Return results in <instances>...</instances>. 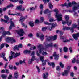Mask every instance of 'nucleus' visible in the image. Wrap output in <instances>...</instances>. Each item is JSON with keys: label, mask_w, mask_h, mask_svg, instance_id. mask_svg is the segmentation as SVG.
<instances>
[{"label": "nucleus", "mask_w": 79, "mask_h": 79, "mask_svg": "<svg viewBox=\"0 0 79 79\" xmlns=\"http://www.w3.org/2000/svg\"><path fill=\"white\" fill-rule=\"evenodd\" d=\"M54 11L55 12L56 14L55 15V17L57 18V19L58 21H62L63 17L62 15L61 14L58 13V10L57 9H55L54 10Z\"/></svg>", "instance_id": "f257e3e1"}, {"label": "nucleus", "mask_w": 79, "mask_h": 79, "mask_svg": "<svg viewBox=\"0 0 79 79\" xmlns=\"http://www.w3.org/2000/svg\"><path fill=\"white\" fill-rule=\"evenodd\" d=\"M42 44H40L37 46L38 49L39 50V53H41L42 52H43L42 53V55H47L48 54V53L46 52H44V51L45 50L43 48H42Z\"/></svg>", "instance_id": "f03ea898"}, {"label": "nucleus", "mask_w": 79, "mask_h": 79, "mask_svg": "<svg viewBox=\"0 0 79 79\" xmlns=\"http://www.w3.org/2000/svg\"><path fill=\"white\" fill-rule=\"evenodd\" d=\"M77 27V25L75 23L73 24L72 26V27L69 28V27H63V30H64V31H68V30H69L70 29L71 31L72 32H74V28H76V27Z\"/></svg>", "instance_id": "7ed1b4c3"}, {"label": "nucleus", "mask_w": 79, "mask_h": 79, "mask_svg": "<svg viewBox=\"0 0 79 79\" xmlns=\"http://www.w3.org/2000/svg\"><path fill=\"white\" fill-rule=\"evenodd\" d=\"M55 25H56V23L52 24L51 27H50V26L43 27L42 28V31H45L47 29L51 31V30H52V29L55 28Z\"/></svg>", "instance_id": "20e7f679"}, {"label": "nucleus", "mask_w": 79, "mask_h": 79, "mask_svg": "<svg viewBox=\"0 0 79 79\" xmlns=\"http://www.w3.org/2000/svg\"><path fill=\"white\" fill-rule=\"evenodd\" d=\"M6 41L7 42H10L11 44H13L14 42H16V40L14 39L13 38L6 37L5 38Z\"/></svg>", "instance_id": "39448f33"}, {"label": "nucleus", "mask_w": 79, "mask_h": 79, "mask_svg": "<svg viewBox=\"0 0 79 79\" xmlns=\"http://www.w3.org/2000/svg\"><path fill=\"white\" fill-rule=\"evenodd\" d=\"M6 34L8 35H11V33L10 32V31L6 32V31H3L2 33V36L0 37V42L2 40V37H5Z\"/></svg>", "instance_id": "423d86ee"}, {"label": "nucleus", "mask_w": 79, "mask_h": 79, "mask_svg": "<svg viewBox=\"0 0 79 79\" xmlns=\"http://www.w3.org/2000/svg\"><path fill=\"white\" fill-rule=\"evenodd\" d=\"M56 39H57V35H55L54 36H51L48 37L47 40H48V41H51L52 40H56Z\"/></svg>", "instance_id": "0eeeda50"}, {"label": "nucleus", "mask_w": 79, "mask_h": 79, "mask_svg": "<svg viewBox=\"0 0 79 79\" xmlns=\"http://www.w3.org/2000/svg\"><path fill=\"white\" fill-rule=\"evenodd\" d=\"M16 32L20 36H23L24 35V32L23 29H21L19 31H17Z\"/></svg>", "instance_id": "6e6552de"}, {"label": "nucleus", "mask_w": 79, "mask_h": 79, "mask_svg": "<svg viewBox=\"0 0 79 79\" xmlns=\"http://www.w3.org/2000/svg\"><path fill=\"white\" fill-rule=\"evenodd\" d=\"M67 69L68 70H65L64 73L63 72L62 73V76H67L68 75V72H69V71L70 69V66H68Z\"/></svg>", "instance_id": "1a4fd4ad"}, {"label": "nucleus", "mask_w": 79, "mask_h": 79, "mask_svg": "<svg viewBox=\"0 0 79 79\" xmlns=\"http://www.w3.org/2000/svg\"><path fill=\"white\" fill-rule=\"evenodd\" d=\"M53 56L54 57V59L57 61L58 60V58H59V54H56V52H54L53 55Z\"/></svg>", "instance_id": "9d476101"}, {"label": "nucleus", "mask_w": 79, "mask_h": 79, "mask_svg": "<svg viewBox=\"0 0 79 79\" xmlns=\"http://www.w3.org/2000/svg\"><path fill=\"white\" fill-rule=\"evenodd\" d=\"M22 47H23V45L22 44H20L18 46H15L14 47V49H16L17 50H19V48H22Z\"/></svg>", "instance_id": "9b49d317"}, {"label": "nucleus", "mask_w": 79, "mask_h": 79, "mask_svg": "<svg viewBox=\"0 0 79 79\" xmlns=\"http://www.w3.org/2000/svg\"><path fill=\"white\" fill-rule=\"evenodd\" d=\"M73 37L76 40H78V37H79V33L77 34H75L73 35Z\"/></svg>", "instance_id": "f8f14e48"}, {"label": "nucleus", "mask_w": 79, "mask_h": 79, "mask_svg": "<svg viewBox=\"0 0 79 79\" xmlns=\"http://www.w3.org/2000/svg\"><path fill=\"white\" fill-rule=\"evenodd\" d=\"M10 26L9 27V30H11L12 29V27H15V24H14V23L12 21H10Z\"/></svg>", "instance_id": "ddd939ff"}, {"label": "nucleus", "mask_w": 79, "mask_h": 79, "mask_svg": "<svg viewBox=\"0 0 79 79\" xmlns=\"http://www.w3.org/2000/svg\"><path fill=\"white\" fill-rule=\"evenodd\" d=\"M34 54H35L34 51H33L31 54L30 55L31 56H32V58L31 59L32 60V61H34L35 59V56H34Z\"/></svg>", "instance_id": "4468645a"}, {"label": "nucleus", "mask_w": 79, "mask_h": 79, "mask_svg": "<svg viewBox=\"0 0 79 79\" xmlns=\"http://www.w3.org/2000/svg\"><path fill=\"white\" fill-rule=\"evenodd\" d=\"M11 56H9V58L10 59L9 61H11V60L13 57H14V56L15 55V53L12 51H11Z\"/></svg>", "instance_id": "2eb2a0df"}, {"label": "nucleus", "mask_w": 79, "mask_h": 79, "mask_svg": "<svg viewBox=\"0 0 79 79\" xmlns=\"http://www.w3.org/2000/svg\"><path fill=\"white\" fill-rule=\"evenodd\" d=\"M36 54L37 56L40 58L41 61H42V60L44 59V57L42 56H40V55L39 54V51H37Z\"/></svg>", "instance_id": "dca6fc26"}, {"label": "nucleus", "mask_w": 79, "mask_h": 79, "mask_svg": "<svg viewBox=\"0 0 79 79\" xmlns=\"http://www.w3.org/2000/svg\"><path fill=\"white\" fill-rule=\"evenodd\" d=\"M48 72H46L45 73H44L43 74V77L44 79L47 78V77H48Z\"/></svg>", "instance_id": "f3484780"}, {"label": "nucleus", "mask_w": 79, "mask_h": 79, "mask_svg": "<svg viewBox=\"0 0 79 79\" xmlns=\"http://www.w3.org/2000/svg\"><path fill=\"white\" fill-rule=\"evenodd\" d=\"M8 14L9 15H11V16H20L21 15V13H15V14H11L10 13H8Z\"/></svg>", "instance_id": "a211bd4d"}, {"label": "nucleus", "mask_w": 79, "mask_h": 79, "mask_svg": "<svg viewBox=\"0 0 79 79\" xmlns=\"http://www.w3.org/2000/svg\"><path fill=\"white\" fill-rule=\"evenodd\" d=\"M18 77V72H14V77L15 79H17Z\"/></svg>", "instance_id": "6ab92c4d"}, {"label": "nucleus", "mask_w": 79, "mask_h": 79, "mask_svg": "<svg viewBox=\"0 0 79 79\" xmlns=\"http://www.w3.org/2000/svg\"><path fill=\"white\" fill-rule=\"evenodd\" d=\"M48 62V64L49 65V66H52L53 68H54L55 67V63L53 62Z\"/></svg>", "instance_id": "aec40b11"}, {"label": "nucleus", "mask_w": 79, "mask_h": 79, "mask_svg": "<svg viewBox=\"0 0 79 79\" xmlns=\"http://www.w3.org/2000/svg\"><path fill=\"white\" fill-rule=\"evenodd\" d=\"M26 18L24 16H22L21 17L19 21H21V22H23V21H24Z\"/></svg>", "instance_id": "412c9836"}, {"label": "nucleus", "mask_w": 79, "mask_h": 79, "mask_svg": "<svg viewBox=\"0 0 79 79\" xmlns=\"http://www.w3.org/2000/svg\"><path fill=\"white\" fill-rule=\"evenodd\" d=\"M46 47H53V44L52 43H51L50 44H46Z\"/></svg>", "instance_id": "4be33fe9"}, {"label": "nucleus", "mask_w": 79, "mask_h": 79, "mask_svg": "<svg viewBox=\"0 0 79 79\" xmlns=\"http://www.w3.org/2000/svg\"><path fill=\"white\" fill-rule=\"evenodd\" d=\"M48 60L43 61L42 65L43 66H45V65H46V62H48Z\"/></svg>", "instance_id": "5701e85b"}, {"label": "nucleus", "mask_w": 79, "mask_h": 79, "mask_svg": "<svg viewBox=\"0 0 79 79\" xmlns=\"http://www.w3.org/2000/svg\"><path fill=\"white\" fill-rule=\"evenodd\" d=\"M66 24H67L68 26H70L71 24V22L72 21L71 20H69L68 21V20L66 21Z\"/></svg>", "instance_id": "b1692460"}, {"label": "nucleus", "mask_w": 79, "mask_h": 79, "mask_svg": "<svg viewBox=\"0 0 79 79\" xmlns=\"http://www.w3.org/2000/svg\"><path fill=\"white\" fill-rule=\"evenodd\" d=\"M20 54L21 53H20V52H19V53H16L15 54V55L14 56V58H16L18 57V56H19Z\"/></svg>", "instance_id": "393cba45"}, {"label": "nucleus", "mask_w": 79, "mask_h": 79, "mask_svg": "<svg viewBox=\"0 0 79 79\" xmlns=\"http://www.w3.org/2000/svg\"><path fill=\"white\" fill-rule=\"evenodd\" d=\"M58 32H59L61 35H63V31H60L59 30H57L56 31V33H58Z\"/></svg>", "instance_id": "a878e982"}, {"label": "nucleus", "mask_w": 79, "mask_h": 79, "mask_svg": "<svg viewBox=\"0 0 79 79\" xmlns=\"http://www.w3.org/2000/svg\"><path fill=\"white\" fill-rule=\"evenodd\" d=\"M29 24L30 26L31 27H33L34 25V22H29Z\"/></svg>", "instance_id": "bb28decb"}, {"label": "nucleus", "mask_w": 79, "mask_h": 79, "mask_svg": "<svg viewBox=\"0 0 79 79\" xmlns=\"http://www.w3.org/2000/svg\"><path fill=\"white\" fill-rule=\"evenodd\" d=\"M27 53H31V51H30V50L28 51L27 50H25L24 51V53L25 54H26Z\"/></svg>", "instance_id": "cd10ccee"}, {"label": "nucleus", "mask_w": 79, "mask_h": 79, "mask_svg": "<svg viewBox=\"0 0 79 79\" xmlns=\"http://www.w3.org/2000/svg\"><path fill=\"white\" fill-rule=\"evenodd\" d=\"M1 77L2 78H3V79H6V77H7V75L3 74L1 75Z\"/></svg>", "instance_id": "c85d7f7f"}, {"label": "nucleus", "mask_w": 79, "mask_h": 79, "mask_svg": "<svg viewBox=\"0 0 79 79\" xmlns=\"http://www.w3.org/2000/svg\"><path fill=\"white\" fill-rule=\"evenodd\" d=\"M65 19L66 20V21H68L69 20V17L68 15H65L64 16Z\"/></svg>", "instance_id": "c756f323"}, {"label": "nucleus", "mask_w": 79, "mask_h": 79, "mask_svg": "<svg viewBox=\"0 0 79 79\" xmlns=\"http://www.w3.org/2000/svg\"><path fill=\"white\" fill-rule=\"evenodd\" d=\"M1 22H5L6 23H7V24H9V23H10V22H8L7 23V21H6L5 20H4L2 18L1 19Z\"/></svg>", "instance_id": "7c9ffc66"}, {"label": "nucleus", "mask_w": 79, "mask_h": 79, "mask_svg": "<svg viewBox=\"0 0 79 79\" xmlns=\"http://www.w3.org/2000/svg\"><path fill=\"white\" fill-rule=\"evenodd\" d=\"M53 6L52 4V3H49V8H50L51 9H52V8H53Z\"/></svg>", "instance_id": "2f4dec72"}, {"label": "nucleus", "mask_w": 79, "mask_h": 79, "mask_svg": "<svg viewBox=\"0 0 79 79\" xmlns=\"http://www.w3.org/2000/svg\"><path fill=\"white\" fill-rule=\"evenodd\" d=\"M26 61V59H23V61H22V60H20L19 61V64H23L24 63H25V61Z\"/></svg>", "instance_id": "473e14b6"}, {"label": "nucleus", "mask_w": 79, "mask_h": 79, "mask_svg": "<svg viewBox=\"0 0 79 79\" xmlns=\"http://www.w3.org/2000/svg\"><path fill=\"white\" fill-rule=\"evenodd\" d=\"M64 51L65 53H66L68 52V48L66 47H64Z\"/></svg>", "instance_id": "72a5a7b5"}, {"label": "nucleus", "mask_w": 79, "mask_h": 79, "mask_svg": "<svg viewBox=\"0 0 79 79\" xmlns=\"http://www.w3.org/2000/svg\"><path fill=\"white\" fill-rule=\"evenodd\" d=\"M21 8H22V5H20L17 7V9L18 10H21Z\"/></svg>", "instance_id": "f704fd0d"}, {"label": "nucleus", "mask_w": 79, "mask_h": 79, "mask_svg": "<svg viewBox=\"0 0 79 79\" xmlns=\"http://www.w3.org/2000/svg\"><path fill=\"white\" fill-rule=\"evenodd\" d=\"M5 18V19H6L7 21V23H10V22H8V20H9V17H8L6 15H5L4 17Z\"/></svg>", "instance_id": "c9c22d12"}, {"label": "nucleus", "mask_w": 79, "mask_h": 79, "mask_svg": "<svg viewBox=\"0 0 79 79\" xmlns=\"http://www.w3.org/2000/svg\"><path fill=\"white\" fill-rule=\"evenodd\" d=\"M10 7H13V5L12 4H10V5L7 6L6 8L8 9V8H9Z\"/></svg>", "instance_id": "e433bc0d"}, {"label": "nucleus", "mask_w": 79, "mask_h": 79, "mask_svg": "<svg viewBox=\"0 0 79 79\" xmlns=\"http://www.w3.org/2000/svg\"><path fill=\"white\" fill-rule=\"evenodd\" d=\"M72 5L73 4H72V3L69 2L68 4V6H67V7H71Z\"/></svg>", "instance_id": "4c0bfd02"}, {"label": "nucleus", "mask_w": 79, "mask_h": 79, "mask_svg": "<svg viewBox=\"0 0 79 79\" xmlns=\"http://www.w3.org/2000/svg\"><path fill=\"white\" fill-rule=\"evenodd\" d=\"M44 35H43V34H41V36H40V38L41 39V40H44Z\"/></svg>", "instance_id": "58836bf2"}, {"label": "nucleus", "mask_w": 79, "mask_h": 79, "mask_svg": "<svg viewBox=\"0 0 79 79\" xmlns=\"http://www.w3.org/2000/svg\"><path fill=\"white\" fill-rule=\"evenodd\" d=\"M0 56L2 58H4L5 57V54L4 53H1L0 54Z\"/></svg>", "instance_id": "ea45409f"}, {"label": "nucleus", "mask_w": 79, "mask_h": 79, "mask_svg": "<svg viewBox=\"0 0 79 79\" xmlns=\"http://www.w3.org/2000/svg\"><path fill=\"white\" fill-rule=\"evenodd\" d=\"M5 45V43L2 44L0 46V49L3 48L4 47V45Z\"/></svg>", "instance_id": "a19ab883"}, {"label": "nucleus", "mask_w": 79, "mask_h": 79, "mask_svg": "<svg viewBox=\"0 0 79 79\" xmlns=\"http://www.w3.org/2000/svg\"><path fill=\"white\" fill-rule=\"evenodd\" d=\"M44 23L46 25H51V23L47 22H44Z\"/></svg>", "instance_id": "79ce46f5"}, {"label": "nucleus", "mask_w": 79, "mask_h": 79, "mask_svg": "<svg viewBox=\"0 0 79 79\" xmlns=\"http://www.w3.org/2000/svg\"><path fill=\"white\" fill-rule=\"evenodd\" d=\"M59 64L60 66H61V67L62 68H64V65L62 63V62H60V63Z\"/></svg>", "instance_id": "37998d69"}, {"label": "nucleus", "mask_w": 79, "mask_h": 79, "mask_svg": "<svg viewBox=\"0 0 79 79\" xmlns=\"http://www.w3.org/2000/svg\"><path fill=\"white\" fill-rule=\"evenodd\" d=\"M34 61L33 60H32L31 59L30 60H29L28 61V62L29 64H31V63H32V61Z\"/></svg>", "instance_id": "c03bdc74"}, {"label": "nucleus", "mask_w": 79, "mask_h": 79, "mask_svg": "<svg viewBox=\"0 0 79 79\" xmlns=\"http://www.w3.org/2000/svg\"><path fill=\"white\" fill-rule=\"evenodd\" d=\"M43 2L44 3H48L50 2V0H43Z\"/></svg>", "instance_id": "a18cd8bd"}, {"label": "nucleus", "mask_w": 79, "mask_h": 79, "mask_svg": "<svg viewBox=\"0 0 79 79\" xmlns=\"http://www.w3.org/2000/svg\"><path fill=\"white\" fill-rule=\"evenodd\" d=\"M48 12V9H46L44 12V14H47Z\"/></svg>", "instance_id": "49530a36"}, {"label": "nucleus", "mask_w": 79, "mask_h": 79, "mask_svg": "<svg viewBox=\"0 0 79 79\" xmlns=\"http://www.w3.org/2000/svg\"><path fill=\"white\" fill-rule=\"evenodd\" d=\"M56 69L57 71H60L61 70V68L59 66H57L56 67Z\"/></svg>", "instance_id": "de8ad7c7"}, {"label": "nucleus", "mask_w": 79, "mask_h": 79, "mask_svg": "<svg viewBox=\"0 0 79 79\" xmlns=\"http://www.w3.org/2000/svg\"><path fill=\"white\" fill-rule=\"evenodd\" d=\"M4 30V28L3 27H0V33H2V31H3Z\"/></svg>", "instance_id": "09e8293b"}, {"label": "nucleus", "mask_w": 79, "mask_h": 79, "mask_svg": "<svg viewBox=\"0 0 79 79\" xmlns=\"http://www.w3.org/2000/svg\"><path fill=\"white\" fill-rule=\"evenodd\" d=\"M9 68L10 69H13V65H10L9 66Z\"/></svg>", "instance_id": "8fccbe9b"}, {"label": "nucleus", "mask_w": 79, "mask_h": 79, "mask_svg": "<svg viewBox=\"0 0 79 79\" xmlns=\"http://www.w3.org/2000/svg\"><path fill=\"white\" fill-rule=\"evenodd\" d=\"M40 20L41 23H42V22H43L44 21V18L43 17H41L40 19Z\"/></svg>", "instance_id": "3c124183"}, {"label": "nucleus", "mask_w": 79, "mask_h": 79, "mask_svg": "<svg viewBox=\"0 0 79 79\" xmlns=\"http://www.w3.org/2000/svg\"><path fill=\"white\" fill-rule=\"evenodd\" d=\"M64 42H70V40H68L65 39L63 41Z\"/></svg>", "instance_id": "603ef678"}, {"label": "nucleus", "mask_w": 79, "mask_h": 79, "mask_svg": "<svg viewBox=\"0 0 79 79\" xmlns=\"http://www.w3.org/2000/svg\"><path fill=\"white\" fill-rule=\"evenodd\" d=\"M19 3H20V4H23L24 2L23 0H20L19 1Z\"/></svg>", "instance_id": "864d4df0"}, {"label": "nucleus", "mask_w": 79, "mask_h": 79, "mask_svg": "<svg viewBox=\"0 0 79 79\" xmlns=\"http://www.w3.org/2000/svg\"><path fill=\"white\" fill-rule=\"evenodd\" d=\"M21 24L23 26H24V27H27V26L26 25L24 24V23L23 22H21Z\"/></svg>", "instance_id": "5fc2aeb1"}, {"label": "nucleus", "mask_w": 79, "mask_h": 79, "mask_svg": "<svg viewBox=\"0 0 79 79\" xmlns=\"http://www.w3.org/2000/svg\"><path fill=\"white\" fill-rule=\"evenodd\" d=\"M11 1V2H14V3H16V2H18L19 1V0H12V1Z\"/></svg>", "instance_id": "6e6d98bb"}, {"label": "nucleus", "mask_w": 79, "mask_h": 79, "mask_svg": "<svg viewBox=\"0 0 79 79\" xmlns=\"http://www.w3.org/2000/svg\"><path fill=\"white\" fill-rule=\"evenodd\" d=\"M40 9H42L44 8V6L42 4H40Z\"/></svg>", "instance_id": "4d7b16f0"}, {"label": "nucleus", "mask_w": 79, "mask_h": 79, "mask_svg": "<svg viewBox=\"0 0 79 79\" xmlns=\"http://www.w3.org/2000/svg\"><path fill=\"white\" fill-rule=\"evenodd\" d=\"M76 58H74L73 59V60L72 61V63H74L76 62Z\"/></svg>", "instance_id": "13d9d810"}, {"label": "nucleus", "mask_w": 79, "mask_h": 79, "mask_svg": "<svg viewBox=\"0 0 79 79\" xmlns=\"http://www.w3.org/2000/svg\"><path fill=\"white\" fill-rule=\"evenodd\" d=\"M3 58L4 60V61H8V59H6V57H4Z\"/></svg>", "instance_id": "bf43d9fd"}, {"label": "nucleus", "mask_w": 79, "mask_h": 79, "mask_svg": "<svg viewBox=\"0 0 79 79\" xmlns=\"http://www.w3.org/2000/svg\"><path fill=\"white\" fill-rule=\"evenodd\" d=\"M70 75L72 77H73L74 76V73L73 72H71L70 73Z\"/></svg>", "instance_id": "052dcab7"}, {"label": "nucleus", "mask_w": 79, "mask_h": 79, "mask_svg": "<svg viewBox=\"0 0 79 79\" xmlns=\"http://www.w3.org/2000/svg\"><path fill=\"white\" fill-rule=\"evenodd\" d=\"M62 24H64V25L66 24V21H62Z\"/></svg>", "instance_id": "680f3d73"}, {"label": "nucleus", "mask_w": 79, "mask_h": 79, "mask_svg": "<svg viewBox=\"0 0 79 79\" xmlns=\"http://www.w3.org/2000/svg\"><path fill=\"white\" fill-rule=\"evenodd\" d=\"M69 50H70V53H72V52H73V50H72V47H70L69 48Z\"/></svg>", "instance_id": "e2e57ef3"}, {"label": "nucleus", "mask_w": 79, "mask_h": 79, "mask_svg": "<svg viewBox=\"0 0 79 79\" xmlns=\"http://www.w3.org/2000/svg\"><path fill=\"white\" fill-rule=\"evenodd\" d=\"M32 36H33V35L32 33H30L28 35V36L29 37H32Z\"/></svg>", "instance_id": "0e129e2a"}, {"label": "nucleus", "mask_w": 79, "mask_h": 79, "mask_svg": "<svg viewBox=\"0 0 79 79\" xmlns=\"http://www.w3.org/2000/svg\"><path fill=\"white\" fill-rule=\"evenodd\" d=\"M54 20L53 19V18H51L50 19L49 21H50V22H53V21Z\"/></svg>", "instance_id": "69168bd1"}, {"label": "nucleus", "mask_w": 79, "mask_h": 79, "mask_svg": "<svg viewBox=\"0 0 79 79\" xmlns=\"http://www.w3.org/2000/svg\"><path fill=\"white\" fill-rule=\"evenodd\" d=\"M66 5H67V4H66V3H65L64 4H61V6L63 7V6H66Z\"/></svg>", "instance_id": "338daca9"}, {"label": "nucleus", "mask_w": 79, "mask_h": 79, "mask_svg": "<svg viewBox=\"0 0 79 79\" xmlns=\"http://www.w3.org/2000/svg\"><path fill=\"white\" fill-rule=\"evenodd\" d=\"M11 78H12V75H10L8 79H11Z\"/></svg>", "instance_id": "774afa93"}]
</instances>
